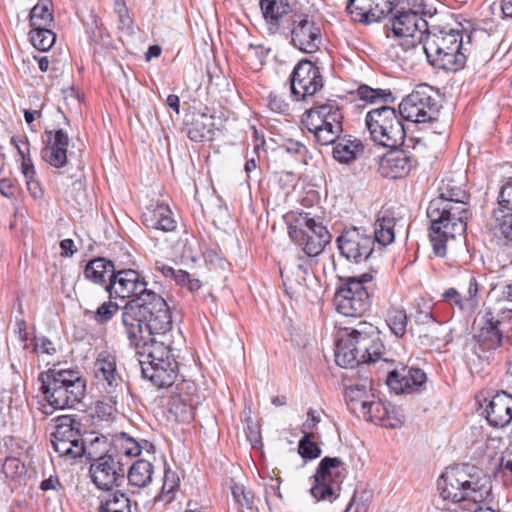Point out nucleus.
Wrapping results in <instances>:
<instances>
[{"instance_id": "nucleus-4", "label": "nucleus", "mask_w": 512, "mask_h": 512, "mask_svg": "<svg viewBox=\"0 0 512 512\" xmlns=\"http://www.w3.org/2000/svg\"><path fill=\"white\" fill-rule=\"evenodd\" d=\"M385 346L380 331L371 323L360 321L355 328L345 329L336 340L335 362L343 368H354L361 364L392 366L385 357Z\"/></svg>"}, {"instance_id": "nucleus-63", "label": "nucleus", "mask_w": 512, "mask_h": 512, "mask_svg": "<svg viewBox=\"0 0 512 512\" xmlns=\"http://www.w3.org/2000/svg\"><path fill=\"white\" fill-rule=\"evenodd\" d=\"M284 148L285 150L288 152V153H291V154H300V155H303L304 153H306L307 151V148L305 145H303L301 142H298V141H293V140H289L285 145H284Z\"/></svg>"}, {"instance_id": "nucleus-9", "label": "nucleus", "mask_w": 512, "mask_h": 512, "mask_svg": "<svg viewBox=\"0 0 512 512\" xmlns=\"http://www.w3.org/2000/svg\"><path fill=\"white\" fill-rule=\"evenodd\" d=\"M439 197L430 201L427 207L428 219H434L440 224L441 218L452 221L449 229L455 232H465L467 220L471 217L469 206L470 194L454 180L443 181Z\"/></svg>"}, {"instance_id": "nucleus-51", "label": "nucleus", "mask_w": 512, "mask_h": 512, "mask_svg": "<svg viewBox=\"0 0 512 512\" xmlns=\"http://www.w3.org/2000/svg\"><path fill=\"white\" fill-rule=\"evenodd\" d=\"M442 297L450 306H456L460 310L469 309L464 296H462L455 288L445 290Z\"/></svg>"}, {"instance_id": "nucleus-10", "label": "nucleus", "mask_w": 512, "mask_h": 512, "mask_svg": "<svg viewBox=\"0 0 512 512\" xmlns=\"http://www.w3.org/2000/svg\"><path fill=\"white\" fill-rule=\"evenodd\" d=\"M374 286L372 272L340 279L333 298L336 311L347 317L362 316L370 309Z\"/></svg>"}, {"instance_id": "nucleus-3", "label": "nucleus", "mask_w": 512, "mask_h": 512, "mask_svg": "<svg viewBox=\"0 0 512 512\" xmlns=\"http://www.w3.org/2000/svg\"><path fill=\"white\" fill-rule=\"evenodd\" d=\"M290 239L301 246L307 257H297L290 271L299 285H305L312 271V257L319 255L331 241V234L319 217L305 211H290L284 216Z\"/></svg>"}, {"instance_id": "nucleus-50", "label": "nucleus", "mask_w": 512, "mask_h": 512, "mask_svg": "<svg viewBox=\"0 0 512 512\" xmlns=\"http://www.w3.org/2000/svg\"><path fill=\"white\" fill-rule=\"evenodd\" d=\"M498 208L505 212H512V178H510L501 188L498 195Z\"/></svg>"}, {"instance_id": "nucleus-57", "label": "nucleus", "mask_w": 512, "mask_h": 512, "mask_svg": "<svg viewBox=\"0 0 512 512\" xmlns=\"http://www.w3.org/2000/svg\"><path fill=\"white\" fill-rule=\"evenodd\" d=\"M35 352L53 355L56 352L52 341L46 337L35 338Z\"/></svg>"}, {"instance_id": "nucleus-52", "label": "nucleus", "mask_w": 512, "mask_h": 512, "mask_svg": "<svg viewBox=\"0 0 512 512\" xmlns=\"http://www.w3.org/2000/svg\"><path fill=\"white\" fill-rule=\"evenodd\" d=\"M480 285L474 276L469 277L467 293L464 296L469 309H475L479 304L478 292Z\"/></svg>"}, {"instance_id": "nucleus-54", "label": "nucleus", "mask_w": 512, "mask_h": 512, "mask_svg": "<svg viewBox=\"0 0 512 512\" xmlns=\"http://www.w3.org/2000/svg\"><path fill=\"white\" fill-rule=\"evenodd\" d=\"M363 380L364 383H362L361 385L350 386L346 389L345 395L349 401H358L365 396L366 389L370 384V381L368 376H365Z\"/></svg>"}, {"instance_id": "nucleus-49", "label": "nucleus", "mask_w": 512, "mask_h": 512, "mask_svg": "<svg viewBox=\"0 0 512 512\" xmlns=\"http://www.w3.org/2000/svg\"><path fill=\"white\" fill-rule=\"evenodd\" d=\"M121 442L120 451L118 452L121 456L135 457L140 455L141 446L140 444L133 438L127 436V434L123 433L121 438L119 439Z\"/></svg>"}, {"instance_id": "nucleus-19", "label": "nucleus", "mask_w": 512, "mask_h": 512, "mask_svg": "<svg viewBox=\"0 0 512 512\" xmlns=\"http://www.w3.org/2000/svg\"><path fill=\"white\" fill-rule=\"evenodd\" d=\"M345 477L344 464L340 458L324 457L314 475L315 484L311 487V495L316 500H325L334 495V484H339Z\"/></svg>"}, {"instance_id": "nucleus-14", "label": "nucleus", "mask_w": 512, "mask_h": 512, "mask_svg": "<svg viewBox=\"0 0 512 512\" xmlns=\"http://www.w3.org/2000/svg\"><path fill=\"white\" fill-rule=\"evenodd\" d=\"M81 426V423L70 415L57 417L51 443L59 456L77 459L87 453L88 444L81 434Z\"/></svg>"}, {"instance_id": "nucleus-55", "label": "nucleus", "mask_w": 512, "mask_h": 512, "mask_svg": "<svg viewBox=\"0 0 512 512\" xmlns=\"http://www.w3.org/2000/svg\"><path fill=\"white\" fill-rule=\"evenodd\" d=\"M403 420L398 410L391 405L389 410L387 411V415L382 421V426L386 428L395 429L402 425Z\"/></svg>"}, {"instance_id": "nucleus-13", "label": "nucleus", "mask_w": 512, "mask_h": 512, "mask_svg": "<svg viewBox=\"0 0 512 512\" xmlns=\"http://www.w3.org/2000/svg\"><path fill=\"white\" fill-rule=\"evenodd\" d=\"M421 14H424L423 0L415 4L411 0H405V4H401L392 16V31L395 36L404 38L402 45L417 49L430 31Z\"/></svg>"}, {"instance_id": "nucleus-7", "label": "nucleus", "mask_w": 512, "mask_h": 512, "mask_svg": "<svg viewBox=\"0 0 512 512\" xmlns=\"http://www.w3.org/2000/svg\"><path fill=\"white\" fill-rule=\"evenodd\" d=\"M39 380L45 400L54 409L75 408L86 395V380L77 370L50 369Z\"/></svg>"}, {"instance_id": "nucleus-1", "label": "nucleus", "mask_w": 512, "mask_h": 512, "mask_svg": "<svg viewBox=\"0 0 512 512\" xmlns=\"http://www.w3.org/2000/svg\"><path fill=\"white\" fill-rule=\"evenodd\" d=\"M109 296L135 299L126 303L121 312V323L127 337L145 327L163 331L172 329V316L162 296L147 288V282L133 269L114 271L106 285Z\"/></svg>"}, {"instance_id": "nucleus-43", "label": "nucleus", "mask_w": 512, "mask_h": 512, "mask_svg": "<svg viewBox=\"0 0 512 512\" xmlns=\"http://www.w3.org/2000/svg\"><path fill=\"white\" fill-rule=\"evenodd\" d=\"M155 269L159 271L165 278L175 281L176 284L187 287L190 274L181 269H174L173 267L162 263L156 262Z\"/></svg>"}, {"instance_id": "nucleus-17", "label": "nucleus", "mask_w": 512, "mask_h": 512, "mask_svg": "<svg viewBox=\"0 0 512 512\" xmlns=\"http://www.w3.org/2000/svg\"><path fill=\"white\" fill-rule=\"evenodd\" d=\"M340 254L356 264L367 262L374 253L372 233L363 227L345 230L336 239Z\"/></svg>"}, {"instance_id": "nucleus-11", "label": "nucleus", "mask_w": 512, "mask_h": 512, "mask_svg": "<svg viewBox=\"0 0 512 512\" xmlns=\"http://www.w3.org/2000/svg\"><path fill=\"white\" fill-rule=\"evenodd\" d=\"M343 111L338 101L315 102L305 111L302 123L319 145H331L343 132Z\"/></svg>"}, {"instance_id": "nucleus-60", "label": "nucleus", "mask_w": 512, "mask_h": 512, "mask_svg": "<svg viewBox=\"0 0 512 512\" xmlns=\"http://www.w3.org/2000/svg\"><path fill=\"white\" fill-rule=\"evenodd\" d=\"M17 192V187L11 179L3 178L0 179V193L7 197L12 198Z\"/></svg>"}, {"instance_id": "nucleus-31", "label": "nucleus", "mask_w": 512, "mask_h": 512, "mask_svg": "<svg viewBox=\"0 0 512 512\" xmlns=\"http://www.w3.org/2000/svg\"><path fill=\"white\" fill-rule=\"evenodd\" d=\"M396 222L394 211L390 209L381 210L374 224L373 244L378 243L383 247L391 244L395 239L394 227Z\"/></svg>"}, {"instance_id": "nucleus-25", "label": "nucleus", "mask_w": 512, "mask_h": 512, "mask_svg": "<svg viewBox=\"0 0 512 512\" xmlns=\"http://www.w3.org/2000/svg\"><path fill=\"white\" fill-rule=\"evenodd\" d=\"M486 420L494 428H504L512 421V396L505 391L496 393L486 409Z\"/></svg>"}, {"instance_id": "nucleus-64", "label": "nucleus", "mask_w": 512, "mask_h": 512, "mask_svg": "<svg viewBox=\"0 0 512 512\" xmlns=\"http://www.w3.org/2000/svg\"><path fill=\"white\" fill-rule=\"evenodd\" d=\"M499 300L512 303V283H503L498 285Z\"/></svg>"}, {"instance_id": "nucleus-46", "label": "nucleus", "mask_w": 512, "mask_h": 512, "mask_svg": "<svg viewBox=\"0 0 512 512\" xmlns=\"http://www.w3.org/2000/svg\"><path fill=\"white\" fill-rule=\"evenodd\" d=\"M413 317L416 324L419 325H427L437 322L432 313V305L424 299H420L417 302L416 311Z\"/></svg>"}, {"instance_id": "nucleus-38", "label": "nucleus", "mask_w": 512, "mask_h": 512, "mask_svg": "<svg viewBox=\"0 0 512 512\" xmlns=\"http://www.w3.org/2000/svg\"><path fill=\"white\" fill-rule=\"evenodd\" d=\"M179 482L178 474L169 467L165 468L162 488L156 500L166 504L171 503L175 499V492L179 488Z\"/></svg>"}, {"instance_id": "nucleus-34", "label": "nucleus", "mask_w": 512, "mask_h": 512, "mask_svg": "<svg viewBox=\"0 0 512 512\" xmlns=\"http://www.w3.org/2000/svg\"><path fill=\"white\" fill-rule=\"evenodd\" d=\"M373 0H348L346 11L355 22L371 24L378 22Z\"/></svg>"}, {"instance_id": "nucleus-47", "label": "nucleus", "mask_w": 512, "mask_h": 512, "mask_svg": "<svg viewBox=\"0 0 512 512\" xmlns=\"http://www.w3.org/2000/svg\"><path fill=\"white\" fill-rule=\"evenodd\" d=\"M118 310L119 306L117 303L107 301L97 308L93 318L98 324H104L111 320Z\"/></svg>"}, {"instance_id": "nucleus-61", "label": "nucleus", "mask_w": 512, "mask_h": 512, "mask_svg": "<svg viewBox=\"0 0 512 512\" xmlns=\"http://www.w3.org/2000/svg\"><path fill=\"white\" fill-rule=\"evenodd\" d=\"M26 186L31 194V196L35 199L41 198L43 195V190L40 186L39 181L35 179V176H32L31 178H25Z\"/></svg>"}, {"instance_id": "nucleus-41", "label": "nucleus", "mask_w": 512, "mask_h": 512, "mask_svg": "<svg viewBox=\"0 0 512 512\" xmlns=\"http://www.w3.org/2000/svg\"><path fill=\"white\" fill-rule=\"evenodd\" d=\"M357 95L361 100L372 104L377 102L387 103L394 100L389 90L373 89L368 85H360L357 89Z\"/></svg>"}, {"instance_id": "nucleus-8", "label": "nucleus", "mask_w": 512, "mask_h": 512, "mask_svg": "<svg viewBox=\"0 0 512 512\" xmlns=\"http://www.w3.org/2000/svg\"><path fill=\"white\" fill-rule=\"evenodd\" d=\"M104 436L90 440L85 456L90 462L89 475L92 483L102 491L118 487L125 479L126 470L116 449H106Z\"/></svg>"}, {"instance_id": "nucleus-24", "label": "nucleus", "mask_w": 512, "mask_h": 512, "mask_svg": "<svg viewBox=\"0 0 512 512\" xmlns=\"http://www.w3.org/2000/svg\"><path fill=\"white\" fill-rule=\"evenodd\" d=\"M47 141L42 149V158L55 168L64 167L67 162V148L69 136L63 129L49 130L45 132Z\"/></svg>"}, {"instance_id": "nucleus-32", "label": "nucleus", "mask_w": 512, "mask_h": 512, "mask_svg": "<svg viewBox=\"0 0 512 512\" xmlns=\"http://www.w3.org/2000/svg\"><path fill=\"white\" fill-rule=\"evenodd\" d=\"M430 222V240L433 246L435 255L444 257L446 255V241L449 238H455L457 235H462L464 232H455L449 227L452 221L447 218H441V223H435L434 219H429Z\"/></svg>"}, {"instance_id": "nucleus-23", "label": "nucleus", "mask_w": 512, "mask_h": 512, "mask_svg": "<svg viewBox=\"0 0 512 512\" xmlns=\"http://www.w3.org/2000/svg\"><path fill=\"white\" fill-rule=\"evenodd\" d=\"M177 395L170 403V412L174 413L181 421H189L194 416V410L201 403L202 397L197 385L190 380H182L176 384Z\"/></svg>"}, {"instance_id": "nucleus-35", "label": "nucleus", "mask_w": 512, "mask_h": 512, "mask_svg": "<svg viewBox=\"0 0 512 512\" xmlns=\"http://www.w3.org/2000/svg\"><path fill=\"white\" fill-rule=\"evenodd\" d=\"M153 465L143 459L135 461L129 468L127 479L131 486L144 488L152 482Z\"/></svg>"}, {"instance_id": "nucleus-5", "label": "nucleus", "mask_w": 512, "mask_h": 512, "mask_svg": "<svg viewBox=\"0 0 512 512\" xmlns=\"http://www.w3.org/2000/svg\"><path fill=\"white\" fill-rule=\"evenodd\" d=\"M437 488L443 502L479 504L491 495L492 482L482 470L466 464L447 468Z\"/></svg>"}, {"instance_id": "nucleus-12", "label": "nucleus", "mask_w": 512, "mask_h": 512, "mask_svg": "<svg viewBox=\"0 0 512 512\" xmlns=\"http://www.w3.org/2000/svg\"><path fill=\"white\" fill-rule=\"evenodd\" d=\"M365 124L371 139L378 145L396 148L405 142L406 131L402 118L388 105L370 110L366 114Z\"/></svg>"}, {"instance_id": "nucleus-27", "label": "nucleus", "mask_w": 512, "mask_h": 512, "mask_svg": "<svg viewBox=\"0 0 512 512\" xmlns=\"http://www.w3.org/2000/svg\"><path fill=\"white\" fill-rule=\"evenodd\" d=\"M142 221L146 228L163 232L174 231L177 227L173 212L164 202L151 203L143 213Z\"/></svg>"}, {"instance_id": "nucleus-40", "label": "nucleus", "mask_w": 512, "mask_h": 512, "mask_svg": "<svg viewBox=\"0 0 512 512\" xmlns=\"http://www.w3.org/2000/svg\"><path fill=\"white\" fill-rule=\"evenodd\" d=\"M492 219L501 236L508 242H512V212H505L502 208H496L492 212Z\"/></svg>"}, {"instance_id": "nucleus-62", "label": "nucleus", "mask_w": 512, "mask_h": 512, "mask_svg": "<svg viewBox=\"0 0 512 512\" xmlns=\"http://www.w3.org/2000/svg\"><path fill=\"white\" fill-rule=\"evenodd\" d=\"M266 503L270 507L271 505V497L275 496L279 499H282V495L280 492V480L277 479L275 483H271L266 486Z\"/></svg>"}, {"instance_id": "nucleus-44", "label": "nucleus", "mask_w": 512, "mask_h": 512, "mask_svg": "<svg viewBox=\"0 0 512 512\" xmlns=\"http://www.w3.org/2000/svg\"><path fill=\"white\" fill-rule=\"evenodd\" d=\"M312 433H305L299 440L298 452L304 459H316L321 454V449L312 441Z\"/></svg>"}, {"instance_id": "nucleus-36", "label": "nucleus", "mask_w": 512, "mask_h": 512, "mask_svg": "<svg viewBox=\"0 0 512 512\" xmlns=\"http://www.w3.org/2000/svg\"><path fill=\"white\" fill-rule=\"evenodd\" d=\"M51 0H39L31 9L29 22L31 28L52 27L54 23Z\"/></svg>"}, {"instance_id": "nucleus-30", "label": "nucleus", "mask_w": 512, "mask_h": 512, "mask_svg": "<svg viewBox=\"0 0 512 512\" xmlns=\"http://www.w3.org/2000/svg\"><path fill=\"white\" fill-rule=\"evenodd\" d=\"M333 158L341 164H351L364 153L362 141L351 135H339V138L332 143Z\"/></svg>"}, {"instance_id": "nucleus-56", "label": "nucleus", "mask_w": 512, "mask_h": 512, "mask_svg": "<svg viewBox=\"0 0 512 512\" xmlns=\"http://www.w3.org/2000/svg\"><path fill=\"white\" fill-rule=\"evenodd\" d=\"M24 470V465L21 463V461L18 458L15 457H7L4 464H3V471L7 476L11 475L13 473L21 474Z\"/></svg>"}, {"instance_id": "nucleus-15", "label": "nucleus", "mask_w": 512, "mask_h": 512, "mask_svg": "<svg viewBox=\"0 0 512 512\" xmlns=\"http://www.w3.org/2000/svg\"><path fill=\"white\" fill-rule=\"evenodd\" d=\"M399 113L401 118L407 121L433 124L438 114L433 88L428 84L418 85L402 99L399 104Z\"/></svg>"}, {"instance_id": "nucleus-39", "label": "nucleus", "mask_w": 512, "mask_h": 512, "mask_svg": "<svg viewBox=\"0 0 512 512\" xmlns=\"http://www.w3.org/2000/svg\"><path fill=\"white\" fill-rule=\"evenodd\" d=\"M32 45L39 51H48L55 43L56 35L51 27L32 28L29 32Z\"/></svg>"}, {"instance_id": "nucleus-37", "label": "nucleus", "mask_w": 512, "mask_h": 512, "mask_svg": "<svg viewBox=\"0 0 512 512\" xmlns=\"http://www.w3.org/2000/svg\"><path fill=\"white\" fill-rule=\"evenodd\" d=\"M385 322L395 337H404L408 325V316L404 308L390 307L386 312Z\"/></svg>"}, {"instance_id": "nucleus-22", "label": "nucleus", "mask_w": 512, "mask_h": 512, "mask_svg": "<svg viewBox=\"0 0 512 512\" xmlns=\"http://www.w3.org/2000/svg\"><path fill=\"white\" fill-rule=\"evenodd\" d=\"M426 380V374L422 369L403 366L387 372L386 384L396 394H411L420 392Z\"/></svg>"}, {"instance_id": "nucleus-6", "label": "nucleus", "mask_w": 512, "mask_h": 512, "mask_svg": "<svg viewBox=\"0 0 512 512\" xmlns=\"http://www.w3.org/2000/svg\"><path fill=\"white\" fill-rule=\"evenodd\" d=\"M428 63L436 69L456 72L464 68L467 56L459 30H430L420 44Z\"/></svg>"}, {"instance_id": "nucleus-42", "label": "nucleus", "mask_w": 512, "mask_h": 512, "mask_svg": "<svg viewBox=\"0 0 512 512\" xmlns=\"http://www.w3.org/2000/svg\"><path fill=\"white\" fill-rule=\"evenodd\" d=\"M361 407L364 414L369 416L371 421H375L382 426V421L387 415V411L391 407V404L378 401H361Z\"/></svg>"}, {"instance_id": "nucleus-21", "label": "nucleus", "mask_w": 512, "mask_h": 512, "mask_svg": "<svg viewBox=\"0 0 512 512\" xmlns=\"http://www.w3.org/2000/svg\"><path fill=\"white\" fill-rule=\"evenodd\" d=\"M418 165V160L405 148H390L381 158L378 172L382 177L398 179L407 176Z\"/></svg>"}, {"instance_id": "nucleus-18", "label": "nucleus", "mask_w": 512, "mask_h": 512, "mask_svg": "<svg viewBox=\"0 0 512 512\" xmlns=\"http://www.w3.org/2000/svg\"><path fill=\"white\" fill-rule=\"evenodd\" d=\"M291 94L295 100H305L323 88L320 69L310 60L302 59L290 75Z\"/></svg>"}, {"instance_id": "nucleus-29", "label": "nucleus", "mask_w": 512, "mask_h": 512, "mask_svg": "<svg viewBox=\"0 0 512 512\" xmlns=\"http://www.w3.org/2000/svg\"><path fill=\"white\" fill-rule=\"evenodd\" d=\"M482 320L483 325L476 336L479 347L487 351L498 349L503 343L504 328L497 325L492 312H487Z\"/></svg>"}, {"instance_id": "nucleus-28", "label": "nucleus", "mask_w": 512, "mask_h": 512, "mask_svg": "<svg viewBox=\"0 0 512 512\" xmlns=\"http://www.w3.org/2000/svg\"><path fill=\"white\" fill-rule=\"evenodd\" d=\"M214 118L204 111H195L185 121L188 138L194 142L210 139L214 130Z\"/></svg>"}, {"instance_id": "nucleus-48", "label": "nucleus", "mask_w": 512, "mask_h": 512, "mask_svg": "<svg viewBox=\"0 0 512 512\" xmlns=\"http://www.w3.org/2000/svg\"><path fill=\"white\" fill-rule=\"evenodd\" d=\"M231 492L234 501L240 506L251 508L253 505L254 495L251 491H247L243 485L234 483L231 486Z\"/></svg>"}, {"instance_id": "nucleus-45", "label": "nucleus", "mask_w": 512, "mask_h": 512, "mask_svg": "<svg viewBox=\"0 0 512 512\" xmlns=\"http://www.w3.org/2000/svg\"><path fill=\"white\" fill-rule=\"evenodd\" d=\"M100 505L106 506L109 508L117 509L119 511L131 512V504L130 499L126 494L115 491L114 493L108 495L105 499L101 500Z\"/></svg>"}, {"instance_id": "nucleus-58", "label": "nucleus", "mask_w": 512, "mask_h": 512, "mask_svg": "<svg viewBox=\"0 0 512 512\" xmlns=\"http://www.w3.org/2000/svg\"><path fill=\"white\" fill-rule=\"evenodd\" d=\"M500 472L506 485H512V454L500 460Z\"/></svg>"}, {"instance_id": "nucleus-26", "label": "nucleus", "mask_w": 512, "mask_h": 512, "mask_svg": "<svg viewBox=\"0 0 512 512\" xmlns=\"http://www.w3.org/2000/svg\"><path fill=\"white\" fill-rule=\"evenodd\" d=\"M94 376L102 384L107 393L112 394L122 384V378L116 370V359L113 355L101 352L94 363Z\"/></svg>"}, {"instance_id": "nucleus-53", "label": "nucleus", "mask_w": 512, "mask_h": 512, "mask_svg": "<svg viewBox=\"0 0 512 512\" xmlns=\"http://www.w3.org/2000/svg\"><path fill=\"white\" fill-rule=\"evenodd\" d=\"M109 402L110 403L99 401L96 405V412L98 416L105 420L111 418L116 411L115 405L117 404V396H110Z\"/></svg>"}, {"instance_id": "nucleus-33", "label": "nucleus", "mask_w": 512, "mask_h": 512, "mask_svg": "<svg viewBox=\"0 0 512 512\" xmlns=\"http://www.w3.org/2000/svg\"><path fill=\"white\" fill-rule=\"evenodd\" d=\"M115 267L112 261L98 257L90 260L84 269V277L99 285H107V278L110 280V275L114 273Z\"/></svg>"}, {"instance_id": "nucleus-16", "label": "nucleus", "mask_w": 512, "mask_h": 512, "mask_svg": "<svg viewBox=\"0 0 512 512\" xmlns=\"http://www.w3.org/2000/svg\"><path fill=\"white\" fill-rule=\"evenodd\" d=\"M282 37L295 49L313 54L322 46V29L315 20L305 13L297 12Z\"/></svg>"}, {"instance_id": "nucleus-2", "label": "nucleus", "mask_w": 512, "mask_h": 512, "mask_svg": "<svg viewBox=\"0 0 512 512\" xmlns=\"http://www.w3.org/2000/svg\"><path fill=\"white\" fill-rule=\"evenodd\" d=\"M171 329L163 331L145 327L128 337L141 366L143 378L157 388L171 387L178 378L179 366L172 349L157 337H164Z\"/></svg>"}, {"instance_id": "nucleus-20", "label": "nucleus", "mask_w": 512, "mask_h": 512, "mask_svg": "<svg viewBox=\"0 0 512 512\" xmlns=\"http://www.w3.org/2000/svg\"><path fill=\"white\" fill-rule=\"evenodd\" d=\"M260 11L268 35H280L287 32L294 14L288 0H260Z\"/></svg>"}, {"instance_id": "nucleus-59", "label": "nucleus", "mask_w": 512, "mask_h": 512, "mask_svg": "<svg viewBox=\"0 0 512 512\" xmlns=\"http://www.w3.org/2000/svg\"><path fill=\"white\" fill-rule=\"evenodd\" d=\"M320 422V416L316 415V412L313 409H309L307 412V419L302 424L301 432L311 433L313 429L316 428L317 424Z\"/></svg>"}]
</instances>
